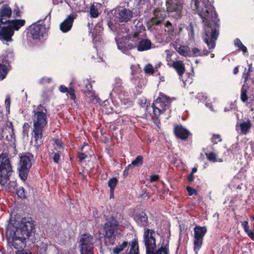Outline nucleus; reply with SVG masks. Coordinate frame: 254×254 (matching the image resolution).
Listing matches in <instances>:
<instances>
[{
	"instance_id": "1",
	"label": "nucleus",
	"mask_w": 254,
	"mask_h": 254,
	"mask_svg": "<svg viewBox=\"0 0 254 254\" xmlns=\"http://www.w3.org/2000/svg\"><path fill=\"white\" fill-rule=\"evenodd\" d=\"M198 15L205 23L204 34L202 38L208 49L212 51L215 47L219 33V20L211 3L195 8Z\"/></svg>"
},
{
	"instance_id": "2",
	"label": "nucleus",
	"mask_w": 254,
	"mask_h": 254,
	"mask_svg": "<svg viewBox=\"0 0 254 254\" xmlns=\"http://www.w3.org/2000/svg\"><path fill=\"white\" fill-rule=\"evenodd\" d=\"M35 225L31 218H22L13 230L12 245L16 249L23 250L26 246L25 240L30 236Z\"/></svg>"
},
{
	"instance_id": "3",
	"label": "nucleus",
	"mask_w": 254,
	"mask_h": 254,
	"mask_svg": "<svg viewBox=\"0 0 254 254\" xmlns=\"http://www.w3.org/2000/svg\"><path fill=\"white\" fill-rule=\"evenodd\" d=\"M44 112L43 111H34V114L33 116V125H34V146L36 150H37L39 147L43 143V128L47 124L46 113L47 110L44 109ZM33 142V141H32Z\"/></svg>"
},
{
	"instance_id": "4",
	"label": "nucleus",
	"mask_w": 254,
	"mask_h": 254,
	"mask_svg": "<svg viewBox=\"0 0 254 254\" xmlns=\"http://www.w3.org/2000/svg\"><path fill=\"white\" fill-rule=\"evenodd\" d=\"M25 23L23 19L8 20V25L2 27L0 30V40L4 43L12 41L14 30H18Z\"/></svg>"
},
{
	"instance_id": "5",
	"label": "nucleus",
	"mask_w": 254,
	"mask_h": 254,
	"mask_svg": "<svg viewBox=\"0 0 254 254\" xmlns=\"http://www.w3.org/2000/svg\"><path fill=\"white\" fill-rule=\"evenodd\" d=\"M118 223L117 220L113 218H110L107 222L102 226L101 230L102 234L105 237V243L108 245V243L113 245L114 242L112 238H115L114 233L117 230Z\"/></svg>"
},
{
	"instance_id": "6",
	"label": "nucleus",
	"mask_w": 254,
	"mask_h": 254,
	"mask_svg": "<svg viewBox=\"0 0 254 254\" xmlns=\"http://www.w3.org/2000/svg\"><path fill=\"white\" fill-rule=\"evenodd\" d=\"M12 171L10 161L5 154L0 155V185L4 186L9 180L10 173Z\"/></svg>"
},
{
	"instance_id": "7",
	"label": "nucleus",
	"mask_w": 254,
	"mask_h": 254,
	"mask_svg": "<svg viewBox=\"0 0 254 254\" xmlns=\"http://www.w3.org/2000/svg\"><path fill=\"white\" fill-rule=\"evenodd\" d=\"M33 161L34 156L29 153L20 157L19 175L22 180L25 181L27 179L29 169L31 167Z\"/></svg>"
},
{
	"instance_id": "8",
	"label": "nucleus",
	"mask_w": 254,
	"mask_h": 254,
	"mask_svg": "<svg viewBox=\"0 0 254 254\" xmlns=\"http://www.w3.org/2000/svg\"><path fill=\"white\" fill-rule=\"evenodd\" d=\"M181 0H166V8L170 15L175 19L181 18L183 15V3Z\"/></svg>"
},
{
	"instance_id": "9",
	"label": "nucleus",
	"mask_w": 254,
	"mask_h": 254,
	"mask_svg": "<svg viewBox=\"0 0 254 254\" xmlns=\"http://www.w3.org/2000/svg\"><path fill=\"white\" fill-rule=\"evenodd\" d=\"M154 234L153 231L150 232V230L148 229L144 232V242L146 248V254H159V248H157L155 239L153 235Z\"/></svg>"
},
{
	"instance_id": "10",
	"label": "nucleus",
	"mask_w": 254,
	"mask_h": 254,
	"mask_svg": "<svg viewBox=\"0 0 254 254\" xmlns=\"http://www.w3.org/2000/svg\"><path fill=\"white\" fill-rule=\"evenodd\" d=\"M93 241V237L89 234H84L81 236L80 239L81 254H92Z\"/></svg>"
},
{
	"instance_id": "11",
	"label": "nucleus",
	"mask_w": 254,
	"mask_h": 254,
	"mask_svg": "<svg viewBox=\"0 0 254 254\" xmlns=\"http://www.w3.org/2000/svg\"><path fill=\"white\" fill-rule=\"evenodd\" d=\"M174 32V28L169 21L160 20V36L162 39L166 40L170 38Z\"/></svg>"
},
{
	"instance_id": "12",
	"label": "nucleus",
	"mask_w": 254,
	"mask_h": 254,
	"mask_svg": "<svg viewBox=\"0 0 254 254\" xmlns=\"http://www.w3.org/2000/svg\"><path fill=\"white\" fill-rule=\"evenodd\" d=\"M173 132L177 138L182 140H187L190 135V131L184 127L181 124L175 126Z\"/></svg>"
},
{
	"instance_id": "13",
	"label": "nucleus",
	"mask_w": 254,
	"mask_h": 254,
	"mask_svg": "<svg viewBox=\"0 0 254 254\" xmlns=\"http://www.w3.org/2000/svg\"><path fill=\"white\" fill-rule=\"evenodd\" d=\"M165 231H167L166 236L163 238L161 243V246L160 247V254H169V244L170 236V224L169 223L166 224Z\"/></svg>"
},
{
	"instance_id": "14",
	"label": "nucleus",
	"mask_w": 254,
	"mask_h": 254,
	"mask_svg": "<svg viewBox=\"0 0 254 254\" xmlns=\"http://www.w3.org/2000/svg\"><path fill=\"white\" fill-rule=\"evenodd\" d=\"M12 14V10L7 5L4 4L0 8V27L1 24L8 23L7 18L10 17Z\"/></svg>"
},
{
	"instance_id": "15",
	"label": "nucleus",
	"mask_w": 254,
	"mask_h": 254,
	"mask_svg": "<svg viewBox=\"0 0 254 254\" xmlns=\"http://www.w3.org/2000/svg\"><path fill=\"white\" fill-rule=\"evenodd\" d=\"M132 17V11L126 8L119 9L116 14V18L120 22H127Z\"/></svg>"
},
{
	"instance_id": "16",
	"label": "nucleus",
	"mask_w": 254,
	"mask_h": 254,
	"mask_svg": "<svg viewBox=\"0 0 254 254\" xmlns=\"http://www.w3.org/2000/svg\"><path fill=\"white\" fill-rule=\"evenodd\" d=\"M57 252L56 248L47 242H43L39 247L37 254H52Z\"/></svg>"
},
{
	"instance_id": "17",
	"label": "nucleus",
	"mask_w": 254,
	"mask_h": 254,
	"mask_svg": "<svg viewBox=\"0 0 254 254\" xmlns=\"http://www.w3.org/2000/svg\"><path fill=\"white\" fill-rule=\"evenodd\" d=\"M76 15L70 14L60 24V30L63 32H66L70 30L72 27L73 22L75 18Z\"/></svg>"
},
{
	"instance_id": "18",
	"label": "nucleus",
	"mask_w": 254,
	"mask_h": 254,
	"mask_svg": "<svg viewBox=\"0 0 254 254\" xmlns=\"http://www.w3.org/2000/svg\"><path fill=\"white\" fill-rule=\"evenodd\" d=\"M175 50L181 55L184 57H191L190 48L187 45H182L179 42H175L173 44Z\"/></svg>"
},
{
	"instance_id": "19",
	"label": "nucleus",
	"mask_w": 254,
	"mask_h": 254,
	"mask_svg": "<svg viewBox=\"0 0 254 254\" xmlns=\"http://www.w3.org/2000/svg\"><path fill=\"white\" fill-rule=\"evenodd\" d=\"M171 103V100L169 97L160 92V114L170 107Z\"/></svg>"
},
{
	"instance_id": "20",
	"label": "nucleus",
	"mask_w": 254,
	"mask_h": 254,
	"mask_svg": "<svg viewBox=\"0 0 254 254\" xmlns=\"http://www.w3.org/2000/svg\"><path fill=\"white\" fill-rule=\"evenodd\" d=\"M44 27L40 24H34L30 26V32L34 39H38L43 35Z\"/></svg>"
},
{
	"instance_id": "21",
	"label": "nucleus",
	"mask_w": 254,
	"mask_h": 254,
	"mask_svg": "<svg viewBox=\"0 0 254 254\" xmlns=\"http://www.w3.org/2000/svg\"><path fill=\"white\" fill-rule=\"evenodd\" d=\"M207 232L205 226H195L194 228V239L203 240V238Z\"/></svg>"
},
{
	"instance_id": "22",
	"label": "nucleus",
	"mask_w": 254,
	"mask_h": 254,
	"mask_svg": "<svg viewBox=\"0 0 254 254\" xmlns=\"http://www.w3.org/2000/svg\"><path fill=\"white\" fill-rule=\"evenodd\" d=\"M171 67H173L180 76H182L185 71V66L183 61L177 60L173 63Z\"/></svg>"
},
{
	"instance_id": "23",
	"label": "nucleus",
	"mask_w": 254,
	"mask_h": 254,
	"mask_svg": "<svg viewBox=\"0 0 254 254\" xmlns=\"http://www.w3.org/2000/svg\"><path fill=\"white\" fill-rule=\"evenodd\" d=\"M242 132L244 134H247L252 127L251 121L248 119L246 121H243L239 124Z\"/></svg>"
},
{
	"instance_id": "24",
	"label": "nucleus",
	"mask_w": 254,
	"mask_h": 254,
	"mask_svg": "<svg viewBox=\"0 0 254 254\" xmlns=\"http://www.w3.org/2000/svg\"><path fill=\"white\" fill-rule=\"evenodd\" d=\"M136 221L140 225L146 226L148 223V219L146 214L142 212L135 217Z\"/></svg>"
},
{
	"instance_id": "25",
	"label": "nucleus",
	"mask_w": 254,
	"mask_h": 254,
	"mask_svg": "<svg viewBox=\"0 0 254 254\" xmlns=\"http://www.w3.org/2000/svg\"><path fill=\"white\" fill-rule=\"evenodd\" d=\"M212 51H210L209 49L208 50H207L206 49L203 50L202 51H200V50H199L197 48H193L192 49L191 52H190L191 54L192 55L191 56H207L209 53H211Z\"/></svg>"
},
{
	"instance_id": "26",
	"label": "nucleus",
	"mask_w": 254,
	"mask_h": 254,
	"mask_svg": "<svg viewBox=\"0 0 254 254\" xmlns=\"http://www.w3.org/2000/svg\"><path fill=\"white\" fill-rule=\"evenodd\" d=\"M248 69H247L246 67L245 68L244 71L242 74V77L244 78L245 83L248 84L249 83V78L251 77V72L252 71L253 66L252 64H249Z\"/></svg>"
},
{
	"instance_id": "27",
	"label": "nucleus",
	"mask_w": 254,
	"mask_h": 254,
	"mask_svg": "<svg viewBox=\"0 0 254 254\" xmlns=\"http://www.w3.org/2000/svg\"><path fill=\"white\" fill-rule=\"evenodd\" d=\"M86 87L87 90L84 91V93L85 94L86 96L91 98V102H94L95 101H97V98L95 96V93L90 90V88H92L91 84L89 83L87 84Z\"/></svg>"
},
{
	"instance_id": "28",
	"label": "nucleus",
	"mask_w": 254,
	"mask_h": 254,
	"mask_svg": "<svg viewBox=\"0 0 254 254\" xmlns=\"http://www.w3.org/2000/svg\"><path fill=\"white\" fill-rule=\"evenodd\" d=\"M151 47V42L148 40H142L140 41L137 47L139 51H143L149 49Z\"/></svg>"
},
{
	"instance_id": "29",
	"label": "nucleus",
	"mask_w": 254,
	"mask_h": 254,
	"mask_svg": "<svg viewBox=\"0 0 254 254\" xmlns=\"http://www.w3.org/2000/svg\"><path fill=\"white\" fill-rule=\"evenodd\" d=\"M159 98H157L156 100L154 101V102L153 104V115L152 116V118L153 120L154 123L158 127V119L159 117V109L157 107H156L155 106V104L157 103V101L158 100Z\"/></svg>"
},
{
	"instance_id": "30",
	"label": "nucleus",
	"mask_w": 254,
	"mask_h": 254,
	"mask_svg": "<svg viewBox=\"0 0 254 254\" xmlns=\"http://www.w3.org/2000/svg\"><path fill=\"white\" fill-rule=\"evenodd\" d=\"M203 244V240L194 239L193 250L195 254H198Z\"/></svg>"
},
{
	"instance_id": "31",
	"label": "nucleus",
	"mask_w": 254,
	"mask_h": 254,
	"mask_svg": "<svg viewBox=\"0 0 254 254\" xmlns=\"http://www.w3.org/2000/svg\"><path fill=\"white\" fill-rule=\"evenodd\" d=\"M234 45L238 48V50L242 51L244 53L248 52L247 47L243 45L240 39L236 38L234 40Z\"/></svg>"
},
{
	"instance_id": "32",
	"label": "nucleus",
	"mask_w": 254,
	"mask_h": 254,
	"mask_svg": "<svg viewBox=\"0 0 254 254\" xmlns=\"http://www.w3.org/2000/svg\"><path fill=\"white\" fill-rule=\"evenodd\" d=\"M207 159L211 162H216L218 161L216 159V154L213 152H210L209 153H205ZM219 162H222V159H220L218 160Z\"/></svg>"
},
{
	"instance_id": "33",
	"label": "nucleus",
	"mask_w": 254,
	"mask_h": 254,
	"mask_svg": "<svg viewBox=\"0 0 254 254\" xmlns=\"http://www.w3.org/2000/svg\"><path fill=\"white\" fill-rule=\"evenodd\" d=\"M193 1L194 2L195 8H198L211 3L209 0H193Z\"/></svg>"
},
{
	"instance_id": "34",
	"label": "nucleus",
	"mask_w": 254,
	"mask_h": 254,
	"mask_svg": "<svg viewBox=\"0 0 254 254\" xmlns=\"http://www.w3.org/2000/svg\"><path fill=\"white\" fill-rule=\"evenodd\" d=\"M127 242L125 241L122 244L118 246L117 247L113 249V253L115 254H119L127 246Z\"/></svg>"
},
{
	"instance_id": "35",
	"label": "nucleus",
	"mask_w": 254,
	"mask_h": 254,
	"mask_svg": "<svg viewBox=\"0 0 254 254\" xmlns=\"http://www.w3.org/2000/svg\"><path fill=\"white\" fill-rule=\"evenodd\" d=\"M241 100L243 102L246 103L248 100L247 89L243 86L241 91Z\"/></svg>"
},
{
	"instance_id": "36",
	"label": "nucleus",
	"mask_w": 254,
	"mask_h": 254,
	"mask_svg": "<svg viewBox=\"0 0 254 254\" xmlns=\"http://www.w3.org/2000/svg\"><path fill=\"white\" fill-rule=\"evenodd\" d=\"M165 53L166 55V59L167 62V64L171 67L173 64V63L175 61H173L171 59V57L172 56L173 52L169 50H166L165 51Z\"/></svg>"
},
{
	"instance_id": "37",
	"label": "nucleus",
	"mask_w": 254,
	"mask_h": 254,
	"mask_svg": "<svg viewBox=\"0 0 254 254\" xmlns=\"http://www.w3.org/2000/svg\"><path fill=\"white\" fill-rule=\"evenodd\" d=\"M118 182V181L117 179L116 178L111 179L109 181L108 184L109 187L110 188L111 193H112L113 192L114 189L115 188L116 186L117 185Z\"/></svg>"
},
{
	"instance_id": "38",
	"label": "nucleus",
	"mask_w": 254,
	"mask_h": 254,
	"mask_svg": "<svg viewBox=\"0 0 254 254\" xmlns=\"http://www.w3.org/2000/svg\"><path fill=\"white\" fill-rule=\"evenodd\" d=\"M7 67L4 64H0V80H2L7 74Z\"/></svg>"
},
{
	"instance_id": "39",
	"label": "nucleus",
	"mask_w": 254,
	"mask_h": 254,
	"mask_svg": "<svg viewBox=\"0 0 254 254\" xmlns=\"http://www.w3.org/2000/svg\"><path fill=\"white\" fill-rule=\"evenodd\" d=\"M211 141L213 144H217L218 142L222 141L221 136L218 134H213L211 138Z\"/></svg>"
},
{
	"instance_id": "40",
	"label": "nucleus",
	"mask_w": 254,
	"mask_h": 254,
	"mask_svg": "<svg viewBox=\"0 0 254 254\" xmlns=\"http://www.w3.org/2000/svg\"><path fill=\"white\" fill-rule=\"evenodd\" d=\"M131 163L133 166H141L143 163V157L141 155L138 156Z\"/></svg>"
},
{
	"instance_id": "41",
	"label": "nucleus",
	"mask_w": 254,
	"mask_h": 254,
	"mask_svg": "<svg viewBox=\"0 0 254 254\" xmlns=\"http://www.w3.org/2000/svg\"><path fill=\"white\" fill-rule=\"evenodd\" d=\"M159 24V20L155 18H152L151 21L148 23V27L151 29H155V26H157Z\"/></svg>"
},
{
	"instance_id": "42",
	"label": "nucleus",
	"mask_w": 254,
	"mask_h": 254,
	"mask_svg": "<svg viewBox=\"0 0 254 254\" xmlns=\"http://www.w3.org/2000/svg\"><path fill=\"white\" fill-rule=\"evenodd\" d=\"M144 72L146 73L152 74L154 73V70L152 66L150 64L146 65L144 68Z\"/></svg>"
},
{
	"instance_id": "43",
	"label": "nucleus",
	"mask_w": 254,
	"mask_h": 254,
	"mask_svg": "<svg viewBox=\"0 0 254 254\" xmlns=\"http://www.w3.org/2000/svg\"><path fill=\"white\" fill-rule=\"evenodd\" d=\"M186 189L188 192L189 196H191L193 194L197 195L198 193L196 190L190 186H187Z\"/></svg>"
},
{
	"instance_id": "44",
	"label": "nucleus",
	"mask_w": 254,
	"mask_h": 254,
	"mask_svg": "<svg viewBox=\"0 0 254 254\" xmlns=\"http://www.w3.org/2000/svg\"><path fill=\"white\" fill-rule=\"evenodd\" d=\"M90 14L93 17H96L98 16L99 12L97 9L91 7L90 10Z\"/></svg>"
},
{
	"instance_id": "45",
	"label": "nucleus",
	"mask_w": 254,
	"mask_h": 254,
	"mask_svg": "<svg viewBox=\"0 0 254 254\" xmlns=\"http://www.w3.org/2000/svg\"><path fill=\"white\" fill-rule=\"evenodd\" d=\"M242 226L244 230V231L246 233L248 232L250 229L249 226L248 222L247 221H243L242 222Z\"/></svg>"
},
{
	"instance_id": "46",
	"label": "nucleus",
	"mask_w": 254,
	"mask_h": 254,
	"mask_svg": "<svg viewBox=\"0 0 254 254\" xmlns=\"http://www.w3.org/2000/svg\"><path fill=\"white\" fill-rule=\"evenodd\" d=\"M135 243H132L131 249L130 250L129 253L127 254H138V253L136 252V250L135 249Z\"/></svg>"
},
{
	"instance_id": "47",
	"label": "nucleus",
	"mask_w": 254,
	"mask_h": 254,
	"mask_svg": "<svg viewBox=\"0 0 254 254\" xmlns=\"http://www.w3.org/2000/svg\"><path fill=\"white\" fill-rule=\"evenodd\" d=\"M17 194L20 197H25V195L24 193V190L23 188H22L21 189H19V190L17 191Z\"/></svg>"
},
{
	"instance_id": "48",
	"label": "nucleus",
	"mask_w": 254,
	"mask_h": 254,
	"mask_svg": "<svg viewBox=\"0 0 254 254\" xmlns=\"http://www.w3.org/2000/svg\"><path fill=\"white\" fill-rule=\"evenodd\" d=\"M60 158V155L59 154V153H58V152L54 153V155L53 156V160H54V162L58 163L59 162Z\"/></svg>"
},
{
	"instance_id": "49",
	"label": "nucleus",
	"mask_w": 254,
	"mask_h": 254,
	"mask_svg": "<svg viewBox=\"0 0 254 254\" xmlns=\"http://www.w3.org/2000/svg\"><path fill=\"white\" fill-rule=\"evenodd\" d=\"M159 179V176L157 175H151L150 177V181L151 182H155Z\"/></svg>"
},
{
	"instance_id": "50",
	"label": "nucleus",
	"mask_w": 254,
	"mask_h": 254,
	"mask_svg": "<svg viewBox=\"0 0 254 254\" xmlns=\"http://www.w3.org/2000/svg\"><path fill=\"white\" fill-rule=\"evenodd\" d=\"M248 236L253 241H254V232L250 230L248 232H246Z\"/></svg>"
},
{
	"instance_id": "51",
	"label": "nucleus",
	"mask_w": 254,
	"mask_h": 254,
	"mask_svg": "<svg viewBox=\"0 0 254 254\" xmlns=\"http://www.w3.org/2000/svg\"><path fill=\"white\" fill-rule=\"evenodd\" d=\"M78 157L80 159V160H82L84 159L87 157V155H86L85 154H84L83 153L80 152V153H78Z\"/></svg>"
},
{
	"instance_id": "52",
	"label": "nucleus",
	"mask_w": 254,
	"mask_h": 254,
	"mask_svg": "<svg viewBox=\"0 0 254 254\" xmlns=\"http://www.w3.org/2000/svg\"><path fill=\"white\" fill-rule=\"evenodd\" d=\"M194 180V176L193 174L190 173V174L188 176V180L189 182H192Z\"/></svg>"
},
{
	"instance_id": "53",
	"label": "nucleus",
	"mask_w": 254,
	"mask_h": 254,
	"mask_svg": "<svg viewBox=\"0 0 254 254\" xmlns=\"http://www.w3.org/2000/svg\"><path fill=\"white\" fill-rule=\"evenodd\" d=\"M60 90L62 92H66L68 91L67 88L64 85H62L60 86Z\"/></svg>"
},
{
	"instance_id": "54",
	"label": "nucleus",
	"mask_w": 254,
	"mask_h": 254,
	"mask_svg": "<svg viewBox=\"0 0 254 254\" xmlns=\"http://www.w3.org/2000/svg\"><path fill=\"white\" fill-rule=\"evenodd\" d=\"M16 254H31L27 253L26 251H24V250H18L16 252Z\"/></svg>"
},
{
	"instance_id": "55",
	"label": "nucleus",
	"mask_w": 254,
	"mask_h": 254,
	"mask_svg": "<svg viewBox=\"0 0 254 254\" xmlns=\"http://www.w3.org/2000/svg\"><path fill=\"white\" fill-rule=\"evenodd\" d=\"M239 72V65L236 66L234 70H233V73L234 74H237Z\"/></svg>"
},
{
	"instance_id": "56",
	"label": "nucleus",
	"mask_w": 254,
	"mask_h": 254,
	"mask_svg": "<svg viewBox=\"0 0 254 254\" xmlns=\"http://www.w3.org/2000/svg\"><path fill=\"white\" fill-rule=\"evenodd\" d=\"M67 92L70 95L74 94V90L73 88H70Z\"/></svg>"
},
{
	"instance_id": "57",
	"label": "nucleus",
	"mask_w": 254,
	"mask_h": 254,
	"mask_svg": "<svg viewBox=\"0 0 254 254\" xmlns=\"http://www.w3.org/2000/svg\"><path fill=\"white\" fill-rule=\"evenodd\" d=\"M197 168L196 167H193L192 169H191V174H194V173H196V171H197Z\"/></svg>"
},
{
	"instance_id": "58",
	"label": "nucleus",
	"mask_w": 254,
	"mask_h": 254,
	"mask_svg": "<svg viewBox=\"0 0 254 254\" xmlns=\"http://www.w3.org/2000/svg\"><path fill=\"white\" fill-rule=\"evenodd\" d=\"M249 81H251L252 84L254 86V77H250V78H249Z\"/></svg>"
},
{
	"instance_id": "59",
	"label": "nucleus",
	"mask_w": 254,
	"mask_h": 254,
	"mask_svg": "<svg viewBox=\"0 0 254 254\" xmlns=\"http://www.w3.org/2000/svg\"><path fill=\"white\" fill-rule=\"evenodd\" d=\"M133 165L132 164V163L131 164H129L127 166V168H128V169H129V170H132L133 169Z\"/></svg>"
},
{
	"instance_id": "60",
	"label": "nucleus",
	"mask_w": 254,
	"mask_h": 254,
	"mask_svg": "<svg viewBox=\"0 0 254 254\" xmlns=\"http://www.w3.org/2000/svg\"><path fill=\"white\" fill-rule=\"evenodd\" d=\"M128 174V171H127L126 170H125L124 172V175L125 177L127 176Z\"/></svg>"
},
{
	"instance_id": "61",
	"label": "nucleus",
	"mask_w": 254,
	"mask_h": 254,
	"mask_svg": "<svg viewBox=\"0 0 254 254\" xmlns=\"http://www.w3.org/2000/svg\"><path fill=\"white\" fill-rule=\"evenodd\" d=\"M70 98L72 100H74L75 98V94H72L70 95Z\"/></svg>"
},
{
	"instance_id": "62",
	"label": "nucleus",
	"mask_w": 254,
	"mask_h": 254,
	"mask_svg": "<svg viewBox=\"0 0 254 254\" xmlns=\"http://www.w3.org/2000/svg\"><path fill=\"white\" fill-rule=\"evenodd\" d=\"M5 103L7 104V105L9 104H10V100L6 99L5 100Z\"/></svg>"
},
{
	"instance_id": "63",
	"label": "nucleus",
	"mask_w": 254,
	"mask_h": 254,
	"mask_svg": "<svg viewBox=\"0 0 254 254\" xmlns=\"http://www.w3.org/2000/svg\"><path fill=\"white\" fill-rule=\"evenodd\" d=\"M251 219L252 221H254V215L251 216Z\"/></svg>"
},
{
	"instance_id": "64",
	"label": "nucleus",
	"mask_w": 254,
	"mask_h": 254,
	"mask_svg": "<svg viewBox=\"0 0 254 254\" xmlns=\"http://www.w3.org/2000/svg\"><path fill=\"white\" fill-rule=\"evenodd\" d=\"M6 130H7V129H6L5 130H3L2 131V133H3V134H5L6 133Z\"/></svg>"
}]
</instances>
